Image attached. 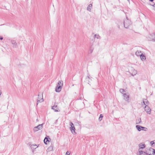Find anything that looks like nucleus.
I'll return each mask as SVG.
<instances>
[{
  "mask_svg": "<svg viewBox=\"0 0 155 155\" xmlns=\"http://www.w3.org/2000/svg\"><path fill=\"white\" fill-rule=\"evenodd\" d=\"M150 144L152 146H155V140L151 141Z\"/></svg>",
  "mask_w": 155,
  "mask_h": 155,
  "instance_id": "b1692460",
  "label": "nucleus"
},
{
  "mask_svg": "<svg viewBox=\"0 0 155 155\" xmlns=\"http://www.w3.org/2000/svg\"><path fill=\"white\" fill-rule=\"evenodd\" d=\"M149 103L147 99H143V103H141V105L142 106L143 105H145V106H148L149 104Z\"/></svg>",
  "mask_w": 155,
  "mask_h": 155,
  "instance_id": "f8f14e48",
  "label": "nucleus"
},
{
  "mask_svg": "<svg viewBox=\"0 0 155 155\" xmlns=\"http://www.w3.org/2000/svg\"><path fill=\"white\" fill-rule=\"evenodd\" d=\"M43 124H39L37 126L35 127L33 129V131L34 132L37 131L39 130H41L43 127Z\"/></svg>",
  "mask_w": 155,
  "mask_h": 155,
  "instance_id": "0eeeda50",
  "label": "nucleus"
},
{
  "mask_svg": "<svg viewBox=\"0 0 155 155\" xmlns=\"http://www.w3.org/2000/svg\"><path fill=\"white\" fill-rule=\"evenodd\" d=\"M131 22L128 19L127 17L124 20V25L125 28H127L131 25Z\"/></svg>",
  "mask_w": 155,
  "mask_h": 155,
  "instance_id": "7ed1b4c3",
  "label": "nucleus"
},
{
  "mask_svg": "<svg viewBox=\"0 0 155 155\" xmlns=\"http://www.w3.org/2000/svg\"><path fill=\"white\" fill-rule=\"evenodd\" d=\"M11 43L12 45V46L14 48H16L17 46V43L15 40H12L11 41Z\"/></svg>",
  "mask_w": 155,
  "mask_h": 155,
  "instance_id": "ddd939ff",
  "label": "nucleus"
},
{
  "mask_svg": "<svg viewBox=\"0 0 155 155\" xmlns=\"http://www.w3.org/2000/svg\"><path fill=\"white\" fill-rule=\"evenodd\" d=\"M142 54L140 51L138 50L136 51L135 53V55L137 56H140Z\"/></svg>",
  "mask_w": 155,
  "mask_h": 155,
  "instance_id": "2eb2a0df",
  "label": "nucleus"
},
{
  "mask_svg": "<svg viewBox=\"0 0 155 155\" xmlns=\"http://www.w3.org/2000/svg\"><path fill=\"white\" fill-rule=\"evenodd\" d=\"M155 34H150L147 37V39L150 41H154V36Z\"/></svg>",
  "mask_w": 155,
  "mask_h": 155,
  "instance_id": "6e6552de",
  "label": "nucleus"
},
{
  "mask_svg": "<svg viewBox=\"0 0 155 155\" xmlns=\"http://www.w3.org/2000/svg\"><path fill=\"white\" fill-rule=\"evenodd\" d=\"M129 2V0H127Z\"/></svg>",
  "mask_w": 155,
  "mask_h": 155,
  "instance_id": "72a5a7b5",
  "label": "nucleus"
},
{
  "mask_svg": "<svg viewBox=\"0 0 155 155\" xmlns=\"http://www.w3.org/2000/svg\"><path fill=\"white\" fill-rule=\"evenodd\" d=\"M92 6V4H90L87 8V10L89 12H91Z\"/></svg>",
  "mask_w": 155,
  "mask_h": 155,
  "instance_id": "dca6fc26",
  "label": "nucleus"
},
{
  "mask_svg": "<svg viewBox=\"0 0 155 155\" xmlns=\"http://www.w3.org/2000/svg\"><path fill=\"white\" fill-rule=\"evenodd\" d=\"M153 6V9L155 11V4L153 5H152Z\"/></svg>",
  "mask_w": 155,
  "mask_h": 155,
  "instance_id": "bb28decb",
  "label": "nucleus"
},
{
  "mask_svg": "<svg viewBox=\"0 0 155 155\" xmlns=\"http://www.w3.org/2000/svg\"><path fill=\"white\" fill-rule=\"evenodd\" d=\"M4 25V24L3 25H0V26H2V25Z\"/></svg>",
  "mask_w": 155,
  "mask_h": 155,
  "instance_id": "473e14b6",
  "label": "nucleus"
},
{
  "mask_svg": "<svg viewBox=\"0 0 155 155\" xmlns=\"http://www.w3.org/2000/svg\"><path fill=\"white\" fill-rule=\"evenodd\" d=\"M150 1V2H153L154 0H149Z\"/></svg>",
  "mask_w": 155,
  "mask_h": 155,
  "instance_id": "7c9ffc66",
  "label": "nucleus"
},
{
  "mask_svg": "<svg viewBox=\"0 0 155 155\" xmlns=\"http://www.w3.org/2000/svg\"><path fill=\"white\" fill-rule=\"evenodd\" d=\"M1 94H2V92L1 91H0V95H1Z\"/></svg>",
  "mask_w": 155,
  "mask_h": 155,
  "instance_id": "2f4dec72",
  "label": "nucleus"
},
{
  "mask_svg": "<svg viewBox=\"0 0 155 155\" xmlns=\"http://www.w3.org/2000/svg\"><path fill=\"white\" fill-rule=\"evenodd\" d=\"M44 100L43 98L42 95H41V94H38L37 104L38 105L39 102H42Z\"/></svg>",
  "mask_w": 155,
  "mask_h": 155,
  "instance_id": "1a4fd4ad",
  "label": "nucleus"
},
{
  "mask_svg": "<svg viewBox=\"0 0 155 155\" xmlns=\"http://www.w3.org/2000/svg\"><path fill=\"white\" fill-rule=\"evenodd\" d=\"M130 73L131 74L132 76H134L137 74V72L135 69L131 68V71L130 72Z\"/></svg>",
  "mask_w": 155,
  "mask_h": 155,
  "instance_id": "9b49d317",
  "label": "nucleus"
},
{
  "mask_svg": "<svg viewBox=\"0 0 155 155\" xmlns=\"http://www.w3.org/2000/svg\"><path fill=\"white\" fill-rule=\"evenodd\" d=\"M150 150L152 151V153H150L146 150L145 151H144L142 150H141V149H139L138 150V155H155V150L153 148H150Z\"/></svg>",
  "mask_w": 155,
  "mask_h": 155,
  "instance_id": "f257e3e1",
  "label": "nucleus"
},
{
  "mask_svg": "<svg viewBox=\"0 0 155 155\" xmlns=\"http://www.w3.org/2000/svg\"><path fill=\"white\" fill-rule=\"evenodd\" d=\"M147 151H148V152L150 153H152V151H150V149L149 150Z\"/></svg>",
  "mask_w": 155,
  "mask_h": 155,
  "instance_id": "cd10ccee",
  "label": "nucleus"
},
{
  "mask_svg": "<svg viewBox=\"0 0 155 155\" xmlns=\"http://www.w3.org/2000/svg\"><path fill=\"white\" fill-rule=\"evenodd\" d=\"M70 153V151H67L65 154V155H69Z\"/></svg>",
  "mask_w": 155,
  "mask_h": 155,
  "instance_id": "a878e982",
  "label": "nucleus"
},
{
  "mask_svg": "<svg viewBox=\"0 0 155 155\" xmlns=\"http://www.w3.org/2000/svg\"><path fill=\"white\" fill-rule=\"evenodd\" d=\"M37 146V145L36 144H35L31 145L30 147L31 148L36 149L38 147V146Z\"/></svg>",
  "mask_w": 155,
  "mask_h": 155,
  "instance_id": "4be33fe9",
  "label": "nucleus"
},
{
  "mask_svg": "<svg viewBox=\"0 0 155 155\" xmlns=\"http://www.w3.org/2000/svg\"><path fill=\"white\" fill-rule=\"evenodd\" d=\"M94 39L95 38H97V39H100L101 38L100 36L98 34H96L94 35Z\"/></svg>",
  "mask_w": 155,
  "mask_h": 155,
  "instance_id": "a211bd4d",
  "label": "nucleus"
},
{
  "mask_svg": "<svg viewBox=\"0 0 155 155\" xmlns=\"http://www.w3.org/2000/svg\"><path fill=\"white\" fill-rule=\"evenodd\" d=\"M103 115L102 114L100 115L98 120L99 121H101L102 120V118L103 117Z\"/></svg>",
  "mask_w": 155,
  "mask_h": 155,
  "instance_id": "393cba45",
  "label": "nucleus"
},
{
  "mask_svg": "<svg viewBox=\"0 0 155 155\" xmlns=\"http://www.w3.org/2000/svg\"><path fill=\"white\" fill-rule=\"evenodd\" d=\"M63 85V82L62 81H58L55 89V91L57 92H60L61 90Z\"/></svg>",
  "mask_w": 155,
  "mask_h": 155,
  "instance_id": "f03ea898",
  "label": "nucleus"
},
{
  "mask_svg": "<svg viewBox=\"0 0 155 155\" xmlns=\"http://www.w3.org/2000/svg\"><path fill=\"white\" fill-rule=\"evenodd\" d=\"M139 147L140 148L139 149H141V150H142V149L145 147V145L144 144H140L139 145Z\"/></svg>",
  "mask_w": 155,
  "mask_h": 155,
  "instance_id": "6ab92c4d",
  "label": "nucleus"
},
{
  "mask_svg": "<svg viewBox=\"0 0 155 155\" xmlns=\"http://www.w3.org/2000/svg\"><path fill=\"white\" fill-rule=\"evenodd\" d=\"M48 141V139L47 137H46L44 140V142L46 144H47Z\"/></svg>",
  "mask_w": 155,
  "mask_h": 155,
  "instance_id": "5701e85b",
  "label": "nucleus"
},
{
  "mask_svg": "<svg viewBox=\"0 0 155 155\" xmlns=\"http://www.w3.org/2000/svg\"><path fill=\"white\" fill-rule=\"evenodd\" d=\"M130 94L128 93H127L126 94H124L123 95L124 99L127 102H129V98Z\"/></svg>",
  "mask_w": 155,
  "mask_h": 155,
  "instance_id": "39448f33",
  "label": "nucleus"
},
{
  "mask_svg": "<svg viewBox=\"0 0 155 155\" xmlns=\"http://www.w3.org/2000/svg\"><path fill=\"white\" fill-rule=\"evenodd\" d=\"M141 59L142 61H144L146 60V57L144 54H142L140 56Z\"/></svg>",
  "mask_w": 155,
  "mask_h": 155,
  "instance_id": "f3484780",
  "label": "nucleus"
},
{
  "mask_svg": "<svg viewBox=\"0 0 155 155\" xmlns=\"http://www.w3.org/2000/svg\"><path fill=\"white\" fill-rule=\"evenodd\" d=\"M145 110L147 112V114H150L151 112V110L150 107L148 106H145L144 107Z\"/></svg>",
  "mask_w": 155,
  "mask_h": 155,
  "instance_id": "9d476101",
  "label": "nucleus"
},
{
  "mask_svg": "<svg viewBox=\"0 0 155 155\" xmlns=\"http://www.w3.org/2000/svg\"><path fill=\"white\" fill-rule=\"evenodd\" d=\"M70 129L72 133L74 134H75L76 133L75 131V128L74 126V124L72 122H71L70 123Z\"/></svg>",
  "mask_w": 155,
  "mask_h": 155,
  "instance_id": "20e7f679",
  "label": "nucleus"
},
{
  "mask_svg": "<svg viewBox=\"0 0 155 155\" xmlns=\"http://www.w3.org/2000/svg\"><path fill=\"white\" fill-rule=\"evenodd\" d=\"M120 92L122 94H123V95L124 94H126V93L125 92V91L123 89H120Z\"/></svg>",
  "mask_w": 155,
  "mask_h": 155,
  "instance_id": "412c9836",
  "label": "nucleus"
},
{
  "mask_svg": "<svg viewBox=\"0 0 155 155\" xmlns=\"http://www.w3.org/2000/svg\"><path fill=\"white\" fill-rule=\"evenodd\" d=\"M136 127L138 131H140L141 130L146 131L147 130V128L140 126L139 125H137Z\"/></svg>",
  "mask_w": 155,
  "mask_h": 155,
  "instance_id": "423d86ee",
  "label": "nucleus"
},
{
  "mask_svg": "<svg viewBox=\"0 0 155 155\" xmlns=\"http://www.w3.org/2000/svg\"><path fill=\"white\" fill-rule=\"evenodd\" d=\"M52 109L55 112H59L60 111V110L58 109V108L57 105H54L52 107Z\"/></svg>",
  "mask_w": 155,
  "mask_h": 155,
  "instance_id": "4468645a",
  "label": "nucleus"
},
{
  "mask_svg": "<svg viewBox=\"0 0 155 155\" xmlns=\"http://www.w3.org/2000/svg\"><path fill=\"white\" fill-rule=\"evenodd\" d=\"M90 51L91 53L92 51V49H90Z\"/></svg>",
  "mask_w": 155,
  "mask_h": 155,
  "instance_id": "c85d7f7f",
  "label": "nucleus"
},
{
  "mask_svg": "<svg viewBox=\"0 0 155 155\" xmlns=\"http://www.w3.org/2000/svg\"><path fill=\"white\" fill-rule=\"evenodd\" d=\"M141 121V119L140 118H138L136 120V124H139Z\"/></svg>",
  "mask_w": 155,
  "mask_h": 155,
  "instance_id": "aec40b11",
  "label": "nucleus"
},
{
  "mask_svg": "<svg viewBox=\"0 0 155 155\" xmlns=\"http://www.w3.org/2000/svg\"><path fill=\"white\" fill-rule=\"evenodd\" d=\"M3 39V38L2 37H1L0 38V39L1 40H2Z\"/></svg>",
  "mask_w": 155,
  "mask_h": 155,
  "instance_id": "c756f323",
  "label": "nucleus"
}]
</instances>
